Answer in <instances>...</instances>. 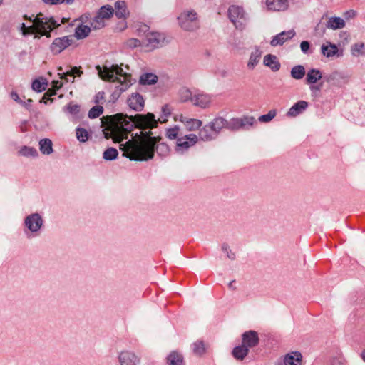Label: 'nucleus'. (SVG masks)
Masks as SVG:
<instances>
[{
    "label": "nucleus",
    "mask_w": 365,
    "mask_h": 365,
    "mask_svg": "<svg viewBox=\"0 0 365 365\" xmlns=\"http://www.w3.org/2000/svg\"><path fill=\"white\" fill-rule=\"evenodd\" d=\"M264 64L269 67L273 71H277L280 68V63L274 55L267 54L264 57Z\"/></svg>",
    "instance_id": "nucleus-23"
},
{
    "label": "nucleus",
    "mask_w": 365,
    "mask_h": 365,
    "mask_svg": "<svg viewBox=\"0 0 365 365\" xmlns=\"http://www.w3.org/2000/svg\"><path fill=\"white\" fill-rule=\"evenodd\" d=\"M364 47V43H355L351 48L352 55L356 56L362 55Z\"/></svg>",
    "instance_id": "nucleus-48"
},
{
    "label": "nucleus",
    "mask_w": 365,
    "mask_h": 365,
    "mask_svg": "<svg viewBox=\"0 0 365 365\" xmlns=\"http://www.w3.org/2000/svg\"><path fill=\"white\" fill-rule=\"evenodd\" d=\"M19 29L20 31H21V33L23 34V24H21V26H19Z\"/></svg>",
    "instance_id": "nucleus-64"
},
{
    "label": "nucleus",
    "mask_w": 365,
    "mask_h": 365,
    "mask_svg": "<svg viewBox=\"0 0 365 365\" xmlns=\"http://www.w3.org/2000/svg\"><path fill=\"white\" fill-rule=\"evenodd\" d=\"M118 156V150L112 147L107 148L103 153V158L106 161L115 160Z\"/></svg>",
    "instance_id": "nucleus-35"
},
{
    "label": "nucleus",
    "mask_w": 365,
    "mask_h": 365,
    "mask_svg": "<svg viewBox=\"0 0 365 365\" xmlns=\"http://www.w3.org/2000/svg\"><path fill=\"white\" fill-rule=\"evenodd\" d=\"M43 223V217L37 212L26 216L24 219V225L29 230V232H26V237L32 238L39 236Z\"/></svg>",
    "instance_id": "nucleus-6"
},
{
    "label": "nucleus",
    "mask_w": 365,
    "mask_h": 365,
    "mask_svg": "<svg viewBox=\"0 0 365 365\" xmlns=\"http://www.w3.org/2000/svg\"><path fill=\"white\" fill-rule=\"evenodd\" d=\"M82 71L80 70L79 68L77 67H72L70 71H67L63 72V73H58V74L60 76L61 79L65 80L66 82H68L69 79L68 78V76L74 77V76H80L82 74Z\"/></svg>",
    "instance_id": "nucleus-33"
},
{
    "label": "nucleus",
    "mask_w": 365,
    "mask_h": 365,
    "mask_svg": "<svg viewBox=\"0 0 365 365\" xmlns=\"http://www.w3.org/2000/svg\"><path fill=\"white\" fill-rule=\"evenodd\" d=\"M262 52L259 47H255L252 51L247 67L249 70H253L259 62Z\"/></svg>",
    "instance_id": "nucleus-18"
},
{
    "label": "nucleus",
    "mask_w": 365,
    "mask_h": 365,
    "mask_svg": "<svg viewBox=\"0 0 365 365\" xmlns=\"http://www.w3.org/2000/svg\"><path fill=\"white\" fill-rule=\"evenodd\" d=\"M99 77L106 81L118 82L119 85L115 87V93L118 95L125 91L132 84L130 75L123 71L118 65H104L103 67L97 66Z\"/></svg>",
    "instance_id": "nucleus-3"
},
{
    "label": "nucleus",
    "mask_w": 365,
    "mask_h": 365,
    "mask_svg": "<svg viewBox=\"0 0 365 365\" xmlns=\"http://www.w3.org/2000/svg\"><path fill=\"white\" fill-rule=\"evenodd\" d=\"M222 250L225 254H226L227 258L230 259L234 260L235 259V254L231 250L227 243H223L222 245Z\"/></svg>",
    "instance_id": "nucleus-47"
},
{
    "label": "nucleus",
    "mask_w": 365,
    "mask_h": 365,
    "mask_svg": "<svg viewBox=\"0 0 365 365\" xmlns=\"http://www.w3.org/2000/svg\"><path fill=\"white\" fill-rule=\"evenodd\" d=\"M128 106L135 111H142L144 108L145 101L143 97L138 93H132L127 100Z\"/></svg>",
    "instance_id": "nucleus-10"
},
{
    "label": "nucleus",
    "mask_w": 365,
    "mask_h": 365,
    "mask_svg": "<svg viewBox=\"0 0 365 365\" xmlns=\"http://www.w3.org/2000/svg\"><path fill=\"white\" fill-rule=\"evenodd\" d=\"M73 43L71 36L56 38L51 45V51L54 54H58Z\"/></svg>",
    "instance_id": "nucleus-9"
},
{
    "label": "nucleus",
    "mask_w": 365,
    "mask_h": 365,
    "mask_svg": "<svg viewBox=\"0 0 365 365\" xmlns=\"http://www.w3.org/2000/svg\"><path fill=\"white\" fill-rule=\"evenodd\" d=\"M104 20V19L97 14L91 22V27L95 30L103 28L105 26Z\"/></svg>",
    "instance_id": "nucleus-42"
},
{
    "label": "nucleus",
    "mask_w": 365,
    "mask_h": 365,
    "mask_svg": "<svg viewBox=\"0 0 365 365\" xmlns=\"http://www.w3.org/2000/svg\"><path fill=\"white\" fill-rule=\"evenodd\" d=\"M228 16L236 28H240L245 20L246 14L241 6L232 5L228 9Z\"/></svg>",
    "instance_id": "nucleus-7"
},
{
    "label": "nucleus",
    "mask_w": 365,
    "mask_h": 365,
    "mask_svg": "<svg viewBox=\"0 0 365 365\" xmlns=\"http://www.w3.org/2000/svg\"><path fill=\"white\" fill-rule=\"evenodd\" d=\"M136 31L139 37L144 38L143 44L151 49L162 47L168 43L164 34L150 31L146 24H140Z\"/></svg>",
    "instance_id": "nucleus-4"
},
{
    "label": "nucleus",
    "mask_w": 365,
    "mask_h": 365,
    "mask_svg": "<svg viewBox=\"0 0 365 365\" xmlns=\"http://www.w3.org/2000/svg\"><path fill=\"white\" fill-rule=\"evenodd\" d=\"M43 2L46 4H50L53 5L62 4L63 2L70 4L73 2V0H43Z\"/></svg>",
    "instance_id": "nucleus-51"
},
{
    "label": "nucleus",
    "mask_w": 365,
    "mask_h": 365,
    "mask_svg": "<svg viewBox=\"0 0 365 365\" xmlns=\"http://www.w3.org/2000/svg\"><path fill=\"white\" fill-rule=\"evenodd\" d=\"M103 108L101 106H93L88 112V117L91 119L96 118L103 113Z\"/></svg>",
    "instance_id": "nucleus-46"
},
{
    "label": "nucleus",
    "mask_w": 365,
    "mask_h": 365,
    "mask_svg": "<svg viewBox=\"0 0 365 365\" xmlns=\"http://www.w3.org/2000/svg\"><path fill=\"white\" fill-rule=\"evenodd\" d=\"M363 360L365 361V349L361 352V354Z\"/></svg>",
    "instance_id": "nucleus-60"
},
{
    "label": "nucleus",
    "mask_w": 365,
    "mask_h": 365,
    "mask_svg": "<svg viewBox=\"0 0 365 365\" xmlns=\"http://www.w3.org/2000/svg\"><path fill=\"white\" fill-rule=\"evenodd\" d=\"M179 97L180 101L182 102H187L190 101L192 103V98H193V96L189 89L182 88L179 91Z\"/></svg>",
    "instance_id": "nucleus-40"
},
{
    "label": "nucleus",
    "mask_w": 365,
    "mask_h": 365,
    "mask_svg": "<svg viewBox=\"0 0 365 365\" xmlns=\"http://www.w3.org/2000/svg\"><path fill=\"white\" fill-rule=\"evenodd\" d=\"M305 68L302 65L294 66L290 71L291 76L296 80H300L305 76Z\"/></svg>",
    "instance_id": "nucleus-32"
},
{
    "label": "nucleus",
    "mask_w": 365,
    "mask_h": 365,
    "mask_svg": "<svg viewBox=\"0 0 365 365\" xmlns=\"http://www.w3.org/2000/svg\"><path fill=\"white\" fill-rule=\"evenodd\" d=\"M345 26V21L340 17H330L327 23V27L331 29H342Z\"/></svg>",
    "instance_id": "nucleus-27"
},
{
    "label": "nucleus",
    "mask_w": 365,
    "mask_h": 365,
    "mask_svg": "<svg viewBox=\"0 0 365 365\" xmlns=\"http://www.w3.org/2000/svg\"><path fill=\"white\" fill-rule=\"evenodd\" d=\"M180 121L185 124L187 130L190 131L196 130L202 126V121L198 119L187 118V117L181 116Z\"/></svg>",
    "instance_id": "nucleus-22"
},
{
    "label": "nucleus",
    "mask_w": 365,
    "mask_h": 365,
    "mask_svg": "<svg viewBox=\"0 0 365 365\" xmlns=\"http://www.w3.org/2000/svg\"><path fill=\"white\" fill-rule=\"evenodd\" d=\"M266 5L269 10L279 11H284L288 7L287 0H266Z\"/></svg>",
    "instance_id": "nucleus-19"
},
{
    "label": "nucleus",
    "mask_w": 365,
    "mask_h": 365,
    "mask_svg": "<svg viewBox=\"0 0 365 365\" xmlns=\"http://www.w3.org/2000/svg\"><path fill=\"white\" fill-rule=\"evenodd\" d=\"M322 78V73L319 70L312 68L307 73L306 81L308 84H313L317 83Z\"/></svg>",
    "instance_id": "nucleus-28"
},
{
    "label": "nucleus",
    "mask_w": 365,
    "mask_h": 365,
    "mask_svg": "<svg viewBox=\"0 0 365 365\" xmlns=\"http://www.w3.org/2000/svg\"><path fill=\"white\" fill-rule=\"evenodd\" d=\"M104 95L105 93L103 91H100L96 93L94 98V102L96 104L103 103L104 101Z\"/></svg>",
    "instance_id": "nucleus-52"
},
{
    "label": "nucleus",
    "mask_w": 365,
    "mask_h": 365,
    "mask_svg": "<svg viewBox=\"0 0 365 365\" xmlns=\"http://www.w3.org/2000/svg\"><path fill=\"white\" fill-rule=\"evenodd\" d=\"M66 110L71 114H76L79 112V106L76 104H68Z\"/></svg>",
    "instance_id": "nucleus-50"
},
{
    "label": "nucleus",
    "mask_w": 365,
    "mask_h": 365,
    "mask_svg": "<svg viewBox=\"0 0 365 365\" xmlns=\"http://www.w3.org/2000/svg\"><path fill=\"white\" fill-rule=\"evenodd\" d=\"M258 334L255 331H245L242 334V344L247 348L256 346L259 344Z\"/></svg>",
    "instance_id": "nucleus-14"
},
{
    "label": "nucleus",
    "mask_w": 365,
    "mask_h": 365,
    "mask_svg": "<svg viewBox=\"0 0 365 365\" xmlns=\"http://www.w3.org/2000/svg\"><path fill=\"white\" fill-rule=\"evenodd\" d=\"M56 94V91L52 87V88H49L45 93H44V98H46V96H53Z\"/></svg>",
    "instance_id": "nucleus-56"
},
{
    "label": "nucleus",
    "mask_w": 365,
    "mask_h": 365,
    "mask_svg": "<svg viewBox=\"0 0 365 365\" xmlns=\"http://www.w3.org/2000/svg\"><path fill=\"white\" fill-rule=\"evenodd\" d=\"M180 132V128L178 126H175L167 130L166 136L170 140L176 139L178 140V138H180L182 135Z\"/></svg>",
    "instance_id": "nucleus-38"
},
{
    "label": "nucleus",
    "mask_w": 365,
    "mask_h": 365,
    "mask_svg": "<svg viewBox=\"0 0 365 365\" xmlns=\"http://www.w3.org/2000/svg\"><path fill=\"white\" fill-rule=\"evenodd\" d=\"M115 16L119 19L125 18L128 15V11L125 1H116L115 3Z\"/></svg>",
    "instance_id": "nucleus-26"
},
{
    "label": "nucleus",
    "mask_w": 365,
    "mask_h": 365,
    "mask_svg": "<svg viewBox=\"0 0 365 365\" xmlns=\"http://www.w3.org/2000/svg\"><path fill=\"white\" fill-rule=\"evenodd\" d=\"M234 283V281H232L229 283L228 286L230 288H232V284Z\"/></svg>",
    "instance_id": "nucleus-63"
},
{
    "label": "nucleus",
    "mask_w": 365,
    "mask_h": 365,
    "mask_svg": "<svg viewBox=\"0 0 365 365\" xmlns=\"http://www.w3.org/2000/svg\"><path fill=\"white\" fill-rule=\"evenodd\" d=\"M158 121L160 119L157 120L150 113L134 116L117 114L101 119L105 138L119 143L123 156L139 161L153 159L155 151L162 156L169 153L165 143H158L160 137L153 136L151 131H146L157 127Z\"/></svg>",
    "instance_id": "nucleus-1"
},
{
    "label": "nucleus",
    "mask_w": 365,
    "mask_h": 365,
    "mask_svg": "<svg viewBox=\"0 0 365 365\" xmlns=\"http://www.w3.org/2000/svg\"><path fill=\"white\" fill-rule=\"evenodd\" d=\"M10 96L16 102H17L19 103H22V101L21 100V98H19L18 93L16 91H11V93L10 94Z\"/></svg>",
    "instance_id": "nucleus-55"
},
{
    "label": "nucleus",
    "mask_w": 365,
    "mask_h": 365,
    "mask_svg": "<svg viewBox=\"0 0 365 365\" xmlns=\"http://www.w3.org/2000/svg\"><path fill=\"white\" fill-rule=\"evenodd\" d=\"M240 121L241 123V128L247 129L248 128L252 126L255 120L252 116H244L242 118H240Z\"/></svg>",
    "instance_id": "nucleus-43"
},
{
    "label": "nucleus",
    "mask_w": 365,
    "mask_h": 365,
    "mask_svg": "<svg viewBox=\"0 0 365 365\" xmlns=\"http://www.w3.org/2000/svg\"><path fill=\"white\" fill-rule=\"evenodd\" d=\"M120 365H137L140 363V359L133 352L122 351L118 356Z\"/></svg>",
    "instance_id": "nucleus-11"
},
{
    "label": "nucleus",
    "mask_w": 365,
    "mask_h": 365,
    "mask_svg": "<svg viewBox=\"0 0 365 365\" xmlns=\"http://www.w3.org/2000/svg\"><path fill=\"white\" fill-rule=\"evenodd\" d=\"M32 155L36 156L38 155L37 150L35 149H32L31 148H28L24 146V155Z\"/></svg>",
    "instance_id": "nucleus-54"
},
{
    "label": "nucleus",
    "mask_w": 365,
    "mask_h": 365,
    "mask_svg": "<svg viewBox=\"0 0 365 365\" xmlns=\"http://www.w3.org/2000/svg\"><path fill=\"white\" fill-rule=\"evenodd\" d=\"M310 48V43L307 41H303L300 43V48L303 53H307Z\"/></svg>",
    "instance_id": "nucleus-53"
},
{
    "label": "nucleus",
    "mask_w": 365,
    "mask_h": 365,
    "mask_svg": "<svg viewBox=\"0 0 365 365\" xmlns=\"http://www.w3.org/2000/svg\"><path fill=\"white\" fill-rule=\"evenodd\" d=\"M192 351L195 354L202 356L205 353V346L203 341H197L192 344Z\"/></svg>",
    "instance_id": "nucleus-39"
},
{
    "label": "nucleus",
    "mask_w": 365,
    "mask_h": 365,
    "mask_svg": "<svg viewBox=\"0 0 365 365\" xmlns=\"http://www.w3.org/2000/svg\"><path fill=\"white\" fill-rule=\"evenodd\" d=\"M168 365H185L182 356L177 352L172 351L167 357Z\"/></svg>",
    "instance_id": "nucleus-24"
},
{
    "label": "nucleus",
    "mask_w": 365,
    "mask_h": 365,
    "mask_svg": "<svg viewBox=\"0 0 365 365\" xmlns=\"http://www.w3.org/2000/svg\"><path fill=\"white\" fill-rule=\"evenodd\" d=\"M51 96H46V98H44V96H43V97L42 98V99H41V102H42V101H43V102H44L45 103H47V101H48V100H51Z\"/></svg>",
    "instance_id": "nucleus-59"
},
{
    "label": "nucleus",
    "mask_w": 365,
    "mask_h": 365,
    "mask_svg": "<svg viewBox=\"0 0 365 365\" xmlns=\"http://www.w3.org/2000/svg\"><path fill=\"white\" fill-rule=\"evenodd\" d=\"M47 84V80L45 78L41 77L32 82L31 88L36 92H41L46 90Z\"/></svg>",
    "instance_id": "nucleus-30"
},
{
    "label": "nucleus",
    "mask_w": 365,
    "mask_h": 365,
    "mask_svg": "<svg viewBox=\"0 0 365 365\" xmlns=\"http://www.w3.org/2000/svg\"><path fill=\"white\" fill-rule=\"evenodd\" d=\"M88 133L86 129L82 128H78L76 129V138L80 142H86L88 139Z\"/></svg>",
    "instance_id": "nucleus-44"
},
{
    "label": "nucleus",
    "mask_w": 365,
    "mask_h": 365,
    "mask_svg": "<svg viewBox=\"0 0 365 365\" xmlns=\"http://www.w3.org/2000/svg\"><path fill=\"white\" fill-rule=\"evenodd\" d=\"M277 115L276 110H271L268 113L262 115L259 117V121L261 123H269Z\"/></svg>",
    "instance_id": "nucleus-45"
},
{
    "label": "nucleus",
    "mask_w": 365,
    "mask_h": 365,
    "mask_svg": "<svg viewBox=\"0 0 365 365\" xmlns=\"http://www.w3.org/2000/svg\"><path fill=\"white\" fill-rule=\"evenodd\" d=\"M339 78H342V79H344L345 77L343 76V74H341V73H339V72H334L332 73L331 74H330L328 78H327V81L328 82H331L332 81H335V80H338Z\"/></svg>",
    "instance_id": "nucleus-49"
},
{
    "label": "nucleus",
    "mask_w": 365,
    "mask_h": 365,
    "mask_svg": "<svg viewBox=\"0 0 365 365\" xmlns=\"http://www.w3.org/2000/svg\"><path fill=\"white\" fill-rule=\"evenodd\" d=\"M39 149L43 155H50L53 152L52 141L48 138H44L39 141Z\"/></svg>",
    "instance_id": "nucleus-25"
},
{
    "label": "nucleus",
    "mask_w": 365,
    "mask_h": 365,
    "mask_svg": "<svg viewBox=\"0 0 365 365\" xmlns=\"http://www.w3.org/2000/svg\"><path fill=\"white\" fill-rule=\"evenodd\" d=\"M158 81L156 75L148 73L143 74L140 78V83L142 85H153L155 84Z\"/></svg>",
    "instance_id": "nucleus-34"
},
{
    "label": "nucleus",
    "mask_w": 365,
    "mask_h": 365,
    "mask_svg": "<svg viewBox=\"0 0 365 365\" xmlns=\"http://www.w3.org/2000/svg\"><path fill=\"white\" fill-rule=\"evenodd\" d=\"M226 128L230 130H238L242 129L240 118H234L230 119L229 121L227 120Z\"/></svg>",
    "instance_id": "nucleus-41"
},
{
    "label": "nucleus",
    "mask_w": 365,
    "mask_h": 365,
    "mask_svg": "<svg viewBox=\"0 0 365 365\" xmlns=\"http://www.w3.org/2000/svg\"><path fill=\"white\" fill-rule=\"evenodd\" d=\"M308 107V103L305 101H299L294 103L288 110L287 116L294 118L302 114Z\"/></svg>",
    "instance_id": "nucleus-15"
},
{
    "label": "nucleus",
    "mask_w": 365,
    "mask_h": 365,
    "mask_svg": "<svg viewBox=\"0 0 365 365\" xmlns=\"http://www.w3.org/2000/svg\"><path fill=\"white\" fill-rule=\"evenodd\" d=\"M198 140H201L203 141H211L217 138V135L215 134V132L212 130V129L209 126L208 124H206L202 127L199 131L198 133Z\"/></svg>",
    "instance_id": "nucleus-16"
},
{
    "label": "nucleus",
    "mask_w": 365,
    "mask_h": 365,
    "mask_svg": "<svg viewBox=\"0 0 365 365\" xmlns=\"http://www.w3.org/2000/svg\"><path fill=\"white\" fill-rule=\"evenodd\" d=\"M91 27L87 25L81 24L75 29V36L78 39H83L88 36L91 32Z\"/></svg>",
    "instance_id": "nucleus-31"
},
{
    "label": "nucleus",
    "mask_w": 365,
    "mask_h": 365,
    "mask_svg": "<svg viewBox=\"0 0 365 365\" xmlns=\"http://www.w3.org/2000/svg\"><path fill=\"white\" fill-rule=\"evenodd\" d=\"M58 70L59 71L58 73H60L61 74L64 72V71H63V68L62 67H59Z\"/></svg>",
    "instance_id": "nucleus-62"
},
{
    "label": "nucleus",
    "mask_w": 365,
    "mask_h": 365,
    "mask_svg": "<svg viewBox=\"0 0 365 365\" xmlns=\"http://www.w3.org/2000/svg\"><path fill=\"white\" fill-rule=\"evenodd\" d=\"M162 112L163 113V115L167 117L168 115H170V110L168 107V106L165 105L164 106L162 107Z\"/></svg>",
    "instance_id": "nucleus-58"
},
{
    "label": "nucleus",
    "mask_w": 365,
    "mask_h": 365,
    "mask_svg": "<svg viewBox=\"0 0 365 365\" xmlns=\"http://www.w3.org/2000/svg\"><path fill=\"white\" fill-rule=\"evenodd\" d=\"M322 54L327 58H333L334 56H341L342 54L339 53L336 45L327 41L321 46Z\"/></svg>",
    "instance_id": "nucleus-13"
},
{
    "label": "nucleus",
    "mask_w": 365,
    "mask_h": 365,
    "mask_svg": "<svg viewBox=\"0 0 365 365\" xmlns=\"http://www.w3.org/2000/svg\"><path fill=\"white\" fill-rule=\"evenodd\" d=\"M142 45H143V41L141 42L138 38H132L128 39L127 41H125L123 43V48H128V49H133V48L139 47Z\"/></svg>",
    "instance_id": "nucleus-37"
},
{
    "label": "nucleus",
    "mask_w": 365,
    "mask_h": 365,
    "mask_svg": "<svg viewBox=\"0 0 365 365\" xmlns=\"http://www.w3.org/2000/svg\"><path fill=\"white\" fill-rule=\"evenodd\" d=\"M178 21L179 26L185 31H193L200 27L199 16L194 9L182 11Z\"/></svg>",
    "instance_id": "nucleus-5"
},
{
    "label": "nucleus",
    "mask_w": 365,
    "mask_h": 365,
    "mask_svg": "<svg viewBox=\"0 0 365 365\" xmlns=\"http://www.w3.org/2000/svg\"><path fill=\"white\" fill-rule=\"evenodd\" d=\"M248 354V348L242 344L235 347L232 350L233 356L237 360H243Z\"/></svg>",
    "instance_id": "nucleus-29"
},
{
    "label": "nucleus",
    "mask_w": 365,
    "mask_h": 365,
    "mask_svg": "<svg viewBox=\"0 0 365 365\" xmlns=\"http://www.w3.org/2000/svg\"><path fill=\"white\" fill-rule=\"evenodd\" d=\"M215 134L218 136L223 128H226L227 120L222 117L215 118L208 123Z\"/></svg>",
    "instance_id": "nucleus-20"
},
{
    "label": "nucleus",
    "mask_w": 365,
    "mask_h": 365,
    "mask_svg": "<svg viewBox=\"0 0 365 365\" xmlns=\"http://www.w3.org/2000/svg\"><path fill=\"white\" fill-rule=\"evenodd\" d=\"M198 141V137L195 134H189L180 136L178 138L175 150L178 153H183L191 146H193Z\"/></svg>",
    "instance_id": "nucleus-8"
},
{
    "label": "nucleus",
    "mask_w": 365,
    "mask_h": 365,
    "mask_svg": "<svg viewBox=\"0 0 365 365\" xmlns=\"http://www.w3.org/2000/svg\"><path fill=\"white\" fill-rule=\"evenodd\" d=\"M114 13V9H113V7L110 5H107V6H103L98 14L101 16L103 19H109Z\"/></svg>",
    "instance_id": "nucleus-36"
},
{
    "label": "nucleus",
    "mask_w": 365,
    "mask_h": 365,
    "mask_svg": "<svg viewBox=\"0 0 365 365\" xmlns=\"http://www.w3.org/2000/svg\"><path fill=\"white\" fill-rule=\"evenodd\" d=\"M294 36L295 31L292 29L282 31L272 38L270 44L272 46H281L287 40L292 38Z\"/></svg>",
    "instance_id": "nucleus-12"
},
{
    "label": "nucleus",
    "mask_w": 365,
    "mask_h": 365,
    "mask_svg": "<svg viewBox=\"0 0 365 365\" xmlns=\"http://www.w3.org/2000/svg\"><path fill=\"white\" fill-rule=\"evenodd\" d=\"M211 101V97L206 93H197L192 98V103L194 106L201 108H206Z\"/></svg>",
    "instance_id": "nucleus-17"
},
{
    "label": "nucleus",
    "mask_w": 365,
    "mask_h": 365,
    "mask_svg": "<svg viewBox=\"0 0 365 365\" xmlns=\"http://www.w3.org/2000/svg\"><path fill=\"white\" fill-rule=\"evenodd\" d=\"M221 76H222V77H225V76H227V71H222L221 72Z\"/></svg>",
    "instance_id": "nucleus-61"
},
{
    "label": "nucleus",
    "mask_w": 365,
    "mask_h": 365,
    "mask_svg": "<svg viewBox=\"0 0 365 365\" xmlns=\"http://www.w3.org/2000/svg\"><path fill=\"white\" fill-rule=\"evenodd\" d=\"M26 19H29L31 24L26 26L24 24V37H28L31 34L34 35V38L38 39L42 36L50 37V32L61 25V23L53 17L45 16L41 13L37 14L34 19L24 15V20Z\"/></svg>",
    "instance_id": "nucleus-2"
},
{
    "label": "nucleus",
    "mask_w": 365,
    "mask_h": 365,
    "mask_svg": "<svg viewBox=\"0 0 365 365\" xmlns=\"http://www.w3.org/2000/svg\"><path fill=\"white\" fill-rule=\"evenodd\" d=\"M302 356L299 352L295 351L285 355L284 365H302Z\"/></svg>",
    "instance_id": "nucleus-21"
},
{
    "label": "nucleus",
    "mask_w": 365,
    "mask_h": 365,
    "mask_svg": "<svg viewBox=\"0 0 365 365\" xmlns=\"http://www.w3.org/2000/svg\"><path fill=\"white\" fill-rule=\"evenodd\" d=\"M52 84H53V88L57 91L60 88H61L63 86V83L61 82V81H53L52 82Z\"/></svg>",
    "instance_id": "nucleus-57"
}]
</instances>
